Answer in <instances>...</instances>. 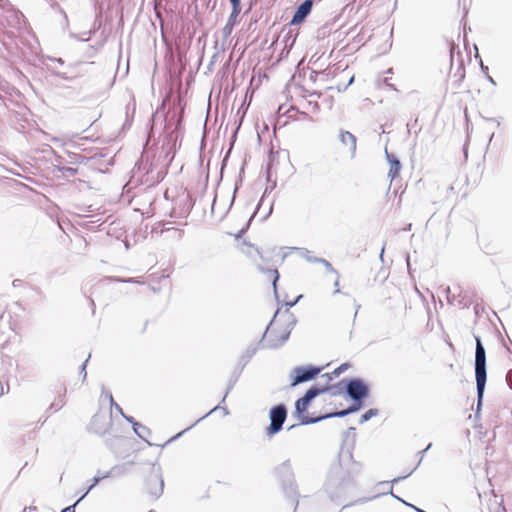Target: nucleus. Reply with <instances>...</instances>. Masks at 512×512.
Returning a JSON list of instances; mask_svg holds the SVG:
<instances>
[{"label": "nucleus", "instance_id": "obj_15", "mask_svg": "<svg viewBox=\"0 0 512 512\" xmlns=\"http://www.w3.org/2000/svg\"><path fill=\"white\" fill-rule=\"evenodd\" d=\"M277 473L281 476H293V469L290 460H286L277 467Z\"/></svg>", "mask_w": 512, "mask_h": 512}, {"label": "nucleus", "instance_id": "obj_7", "mask_svg": "<svg viewBox=\"0 0 512 512\" xmlns=\"http://www.w3.org/2000/svg\"><path fill=\"white\" fill-rule=\"evenodd\" d=\"M339 141L344 147H347L350 153V157L354 158L357 149V138L354 134L349 131L340 129L339 130Z\"/></svg>", "mask_w": 512, "mask_h": 512}, {"label": "nucleus", "instance_id": "obj_3", "mask_svg": "<svg viewBox=\"0 0 512 512\" xmlns=\"http://www.w3.org/2000/svg\"><path fill=\"white\" fill-rule=\"evenodd\" d=\"M287 418V409L285 405L279 404L273 407L269 412L270 425L266 428V435L272 437L281 431Z\"/></svg>", "mask_w": 512, "mask_h": 512}, {"label": "nucleus", "instance_id": "obj_14", "mask_svg": "<svg viewBox=\"0 0 512 512\" xmlns=\"http://www.w3.org/2000/svg\"><path fill=\"white\" fill-rule=\"evenodd\" d=\"M132 425H133V430L134 432L143 440L147 441V438L149 437L150 435V430L143 426L142 424L136 422L133 420V422H131Z\"/></svg>", "mask_w": 512, "mask_h": 512}, {"label": "nucleus", "instance_id": "obj_42", "mask_svg": "<svg viewBox=\"0 0 512 512\" xmlns=\"http://www.w3.org/2000/svg\"><path fill=\"white\" fill-rule=\"evenodd\" d=\"M383 254H384V247L381 249V253H380V259L381 260L383 259Z\"/></svg>", "mask_w": 512, "mask_h": 512}, {"label": "nucleus", "instance_id": "obj_43", "mask_svg": "<svg viewBox=\"0 0 512 512\" xmlns=\"http://www.w3.org/2000/svg\"><path fill=\"white\" fill-rule=\"evenodd\" d=\"M278 313H279V310H277V311L274 313L272 320H275V318L277 317Z\"/></svg>", "mask_w": 512, "mask_h": 512}, {"label": "nucleus", "instance_id": "obj_16", "mask_svg": "<svg viewBox=\"0 0 512 512\" xmlns=\"http://www.w3.org/2000/svg\"><path fill=\"white\" fill-rule=\"evenodd\" d=\"M238 15H233L232 14L230 15L229 17V20L228 22L226 23V25L223 27L222 29V35H223V38L226 40L232 33V30H233V25H234V18H236Z\"/></svg>", "mask_w": 512, "mask_h": 512}, {"label": "nucleus", "instance_id": "obj_2", "mask_svg": "<svg viewBox=\"0 0 512 512\" xmlns=\"http://www.w3.org/2000/svg\"><path fill=\"white\" fill-rule=\"evenodd\" d=\"M475 378L478 396V407L481 405L486 384V353L479 337H476Z\"/></svg>", "mask_w": 512, "mask_h": 512}, {"label": "nucleus", "instance_id": "obj_21", "mask_svg": "<svg viewBox=\"0 0 512 512\" xmlns=\"http://www.w3.org/2000/svg\"><path fill=\"white\" fill-rule=\"evenodd\" d=\"M214 49L216 50V52L212 56L211 64H213V63H215L217 61V59L219 57V54L221 52H224V50H225L224 43L221 44V46H219L218 42L216 41L215 45H214Z\"/></svg>", "mask_w": 512, "mask_h": 512}, {"label": "nucleus", "instance_id": "obj_36", "mask_svg": "<svg viewBox=\"0 0 512 512\" xmlns=\"http://www.w3.org/2000/svg\"><path fill=\"white\" fill-rule=\"evenodd\" d=\"M486 120L491 121V122H496L498 126L500 125V122L495 118H487Z\"/></svg>", "mask_w": 512, "mask_h": 512}, {"label": "nucleus", "instance_id": "obj_46", "mask_svg": "<svg viewBox=\"0 0 512 512\" xmlns=\"http://www.w3.org/2000/svg\"><path fill=\"white\" fill-rule=\"evenodd\" d=\"M354 80V77H351L348 84H351Z\"/></svg>", "mask_w": 512, "mask_h": 512}, {"label": "nucleus", "instance_id": "obj_41", "mask_svg": "<svg viewBox=\"0 0 512 512\" xmlns=\"http://www.w3.org/2000/svg\"><path fill=\"white\" fill-rule=\"evenodd\" d=\"M481 69H482L483 71H487V70H488V67H487V66H484V65H483V63H481Z\"/></svg>", "mask_w": 512, "mask_h": 512}, {"label": "nucleus", "instance_id": "obj_20", "mask_svg": "<svg viewBox=\"0 0 512 512\" xmlns=\"http://www.w3.org/2000/svg\"><path fill=\"white\" fill-rule=\"evenodd\" d=\"M378 414V410L377 409H369L368 411H366L360 418V423H364L366 421H368L369 419H371L372 417L376 416Z\"/></svg>", "mask_w": 512, "mask_h": 512}, {"label": "nucleus", "instance_id": "obj_10", "mask_svg": "<svg viewBox=\"0 0 512 512\" xmlns=\"http://www.w3.org/2000/svg\"><path fill=\"white\" fill-rule=\"evenodd\" d=\"M110 425V420L105 416L101 414H96L91 422V427L94 432L98 434L105 433Z\"/></svg>", "mask_w": 512, "mask_h": 512}, {"label": "nucleus", "instance_id": "obj_22", "mask_svg": "<svg viewBox=\"0 0 512 512\" xmlns=\"http://www.w3.org/2000/svg\"><path fill=\"white\" fill-rule=\"evenodd\" d=\"M110 279L113 280V281H116V282H124V283H139V284H143L144 283L143 281L140 280V278H126V279H122V278L112 277Z\"/></svg>", "mask_w": 512, "mask_h": 512}, {"label": "nucleus", "instance_id": "obj_38", "mask_svg": "<svg viewBox=\"0 0 512 512\" xmlns=\"http://www.w3.org/2000/svg\"><path fill=\"white\" fill-rule=\"evenodd\" d=\"M189 428H186L185 430L179 432L174 438L180 437L185 431H187Z\"/></svg>", "mask_w": 512, "mask_h": 512}, {"label": "nucleus", "instance_id": "obj_31", "mask_svg": "<svg viewBox=\"0 0 512 512\" xmlns=\"http://www.w3.org/2000/svg\"><path fill=\"white\" fill-rule=\"evenodd\" d=\"M335 275H336V281L334 282V286L336 287L335 293H339L340 290H339L338 286H339L340 274L337 272V274H335Z\"/></svg>", "mask_w": 512, "mask_h": 512}, {"label": "nucleus", "instance_id": "obj_5", "mask_svg": "<svg viewBox=\"0 0 512 512\" xmlns=\"http://www.w3.org/2000/svg\"><path fill=\"white\" fill-rule=\"evenodd\" d=\"M347 393L356 402L368 395L367 385L360 379H352L347 383Z\"/></svg>", "mask_w": 512, "mask_h": 512}, {"label": "nucleus", "instance_id": "obj_26", "mask_svg": "<svg viewBox=\"0 0 512 512\" xmlns=\"http://www.w3.org/2000/svg\"><path fill=\"white\" fill-rule=\"evenodd\" d=\"M299 250L301 252L302 257H304L306 259V261L312 263L310 259H314L315 257L310 256V253L307 249H299Z\"/></svg>", "mask_w": 512, "mask_h": 512}, {"label": "nucleus", "instance_id": "obj_13", "mask_svg": "<svg viewBox=\"0 0 512 512\" xmlns=\"http://www.w3.org/2000/svg\"><path fill=\"white\" fill-rule=\"evenodd\" d=\"M118 467H113L109 472H107L106 474L102 475V476H95L93 479H92V484L87 488V490L85 491V493L82 495V498H84L102 479H105L107 477H110L112 475H114L117 471Z\"/></svg>", "mask_w": 512, "mask_h": 512}, {"label": "nucleus", "instance_id": "obj_30", "mask_svg": "<svg viewBox=\"0 0 512 512\" xmlns=\"http://www.w3.org/2000/svg\"><path fill=\"white\" fill-rule=\"evenodd\" d=\"M272 273L274 274L273 286L276 289V283H277V281L279 279V273H278V271L276 269L273 270Z\"/></svg>", "mask_w": 512, "mask_h": 512}, {"label": "nucleus", "instance_id": "obj_34", "mask_svg": "<svg viewBox=\"0 0 512 512\" xmlns=\"http://www.w3.org/2000/svg\"><path fill=\"white\" fill-rule=\"evenodd\" d=\"M218 408H219V406L214 407L212 410H210V411H209V412L204 416V418H205L206 416L210 415L212 412H214V411H215V410H217ZM202 419H203V417H202V418H200V419H198V420L195 422V424H196V423H198L199 421H201Z\"/></svg>", "mask_w": 512, "mask_h": 512}, {"label": "nucleus", "instance_id": "obj_40", "mask_svg": "<svg viewBox=\"0 0 512 512\" xmlns=\"http://www.w3.org/2000/svg\"><path fill=\"white\" fill-rule=\"evenodd\" d=\"M405 477H406V476H404V478H405ZM401 479H403V477H397V478L393 479V480H392V482H393V483H394V482H398V481H400Z\"/></svg>", "mask_w": 512, "mask_h": 512}, {"label": "nucleus", "instance_id": "obj_11", "mask_svg": "<svg viewBox=\"0 0 512 512\" xmlns=\"http://www.w3.org/2000/svg\"><path fill=\"white\" fill-rule=\"evenodd\" d=\"M385 155H386V159L387 161L389 162L390 164V169H389V172H388V176L391 178V179H394L396 176H398L399 172H400V169H401V163L400 161L398 160V158L396 156H394L393 154H390L387 149L385 150Z\"/></svg>", "mask_w": 512, "mask_h": 512}, {"label": "nucleus", "instance_id": "obj_39", "mask_svg": "<svg viewBox=\"0 0 512 512\" xmlns=\"http://www.w3.org/2000/svg\"><path fill=\"white\" fill-rule=\"evenodd\" d=\"M52 60H53V61H56V62H58V63H60V64H63V60H62L61 58H54V59H52Z\"/></svg>", "mask_w": 512, "mask_h": 512}, {"label": "nucleus", "instance_id": "obj_4", "mask_svg": "<svg viewBox=\"0 0 512 512\" xmlns=\"http://www.w3.org/2000/svg\"><path fill=\"white\" fill-rule=\"evenodd\" d=\"M320 372V368L313 366H298L291 371V386H296L314 378Z\"/></svg>", "mask_w": 512, "mask_h": 512}, {"label": "nucleus", "instance_id": "obj_6", "mask_svg": "<svg viewBox=\"0 0 512 512\" xmlns=\"http://www.w3.org/2000/svg\"><path fill=\"white\" fill-rule=\"evenodd\" d=\"M326 389H318L315 387L310 388L305 395L298 399L295 404L296 412L301 415L304 413L309 405V403L320 393L324 392Z\"/></svg>", "mask_w": 512, "mask_h": 512}, {"label": "nucleus", "instance_id": "obj_25", "mask_svg": "<svg viewBox=\"0 0 512 512\" xmlns=\"http://www.w3.org/2000/svg\"><path fill=\"white\" fill-rule=\"evenodd\" d=\"M232 4V16L235 14V15H238L239 12H240V0H229Z\"/></svg>", "mask_w": 512, "mask_h": 512}, {"label": "nucleus", "instance_id": "obj_47", "mask_svg": "<svg viewBox=\"0 0 512 512\" xmlns=\"http://www.w3.org/2000/svg\"><path fill=\"white\" fill-rule=\"evenodd\" d=\"M391 496H393L394 498H397V499H398V497H397V496H395V495H394V493H392V492H391ZM399 500H401V499L399 498Z\"/></svg>", "mask_w": 512, "mask_h": 512}, {"label": "nucleus", "instance_id": "obj_29", "mask_svg": "<svg viewBox=\"0 0 512 512\" xmlns=\"http://www.w3.org/2000/svg\"><path fill=\"white\" fill-rule=\"evenodd\" d=\"M234 198H235V195H233V197H232V199H231V201H230V204H229L228 208H226V209H224L223 211H221V213H220V218H223V217L227 214V212H228V211H229V209L231 208L232 204L234 203Z\"/></svg>", "mask_w": 512, "mask_h": 512}, {"label": "nucleus", "instance_id": "obj_33", "mask_svg": "<svg viewBox=\"0 0 512 512\" xmlns=\"http://www.w3.org/2000/svg\"><path fill=\"white\" fill-rule=\"evenodd\" d=\"M216 204H217V196L214 197V200H213V203H212V207H211V212L213 214L215 213Z\"/></svg>", "mask_w": 512, "mask_h": 512}, {"label": "nucleus", "instance_id": "obj_9", "mask_svg": "<svg viewBox=\"0 0 512 512\" xmlns=\"http://www.w3.org/2000/svg\"><path fill=\"white\" fill-rule=\"evenodd\" d=\"M312 6H313L312 0L303 1L297 7V10L295 11V13L292 17L291 24L295 25V24L301 23L311 12Z\"/></svg>", "mask_w": 512, "mask_h": 512}, {"label": "nucleus", "instance_id": "obj_19", "mask_svg": "<svg viewBox=\"0 0 512 512\" xmlns=\"http://www.w3.org/2000/svg\"><path fill=\"white\" fill-rule=\"evenodd\" d=\"M310 260L312 263L322 264L326 268V270L330 273L337 274V272H338L337 270H335L333 268L332 264L324 258H314V259H310Z\"/></svg>", "mask_w": 512, "mask_h": 512}, {"label": "nucleus", "instance_id": "obj_1", "mask_svg": "<svg viewBox=\"0 0 512 512\" xmlns=\"http://www.w3.org/2000/svg\"><path fill=\"white\" fill-rule=\"evenodd\" d=\"M293 322H269L262 337V344L268 348L281 346L289 337Z\"/></svg>", "mask_w": 512, "mask_h": 512}, {"label": "nucleus", "instance_id": "obj_18", "mask_svg": "<svg viewBox=\"0 0 512 512\" xmlns=\"http://www.w3.org/2000/svg\"><path fill=\"white\" fill-rule=\"evenodd\" d=\"M106 396L108 397V399L110 401L111 408H114L117 412H119L128 422H133V417L125 415L123 413L122 408L117 403L114 402L111 393H108Z\"/></svg>", "mask_w": 512, "mask_h": 512}, {"label": "nucleus", "instance_id": "obj_27", "mask_svg": "<svg viewBox=\"0 0 512 512\" xmlns=\"http://www.w3.org/2000/svg\"><path fill=\"white\" fill-rule=\"evenodd\" d=\"M87 363H88V358L84 361V363L81 366V371L80 372H81V374L83 376V380H85L86 377H87V372H86Z\"/></svg>", "mask_w": 512, "mask_h": 512}, {"label": "nucleus", "instance_id": "obj_24", "mask_svg": "<svg viewBox=\"0 0 512 512\" xmlns=\"http://www.w3.org/2000/svg\"><path fill=\"white\" fill-rule=\"evenodd\" d=\"M349 365L347 363H344V364H341L339 367H337L333 372L332 374L335 376V377H338L339 375H341L344 371H346L348 369Z\"/></svg>", "mask_w": 512, "mask_h": 512}, {"label": "nucleus", "instance_id": "obj_45", "mask_svg": "<svg viewBox=\"0 0 512 512\" xmlns=\"http://www.w3.org/2000/svg\"><path fill=\"white\" fill-rule=\"evenodd\" d=\"M52 141H53V142H59L60 140H59L58 138H56V137H53V138H52Z\"/></svg>", "mask_w": 512, "mask_h": 512}, {"label": "nucleus", "instance_id": "obj_35", "mask_svg": "<svg viewBox=\"0 0 512 512\" xmlns=\"http://www.w3.org/2000/svg\"><path fill=\"white\" fill-rule=\"evenodd\" d=\"M487 79H488V81H489L491 84L496 85L495 80H494L491 76H489V75H488V76H487Z\"/></svg>", "mask_w": 512, "mask_h": 512}, {"label": "nucleus", "instance_id": "obj_23", "mask_svg": "<svg viewBox=\"0 0 512 512\" xmlns=\"http://www.w3.org/2000/svg\"><path fill=\"white\" fill-rule=\"evenodd\" d=\"M360 471V465L357 463V462H353L351 463V468L349 470V473H348V476H347V479L350 480L351 479V474H356Z\"/></svg>", "mask_w": 512, "mask_h": 512}, {"label": "nucleus", "instance_id": "obj_8", "mask_svg": "<svg viewBox=\"0 0 512 512\" xmlns=\"http://www.w3.org/2000/svg\"><path fill=\"white\" fill-rule=\"evenodd\" d=\"M359 409H360V403H355V404H353L352 406H350L346 410H343V411H340V412H336V413H333V414H328V415L323 416V417L309 418L307 416H302L301 417V423L302 424H310V423H315L317 421H320L321 419H324V418L344 417V416H346L348 414H351V413H354V412L358 411Z\"/></svg>", "mask_w": 512, "mask_h": 512}, {"label": "nucleus", "instance_id": "obj_44", "mask_svg": "<svg viewBox=\"0 0 512 512\" xmlns=\"http://www.w3.org/2000/svg\"><path fill=\"white\" fill-rule=\"evenodd\" d=\"M431 447V444H428L427 448L425 450H423L421 453L424 454L428 449H430Z\"/></svg>", "mask_w": 512, "mask_h": 512}, {"label": "nucleus", "instance_id": "obj_37", "mask_svg": "<svg viewBox=\"0 0 512 512\" xmlns=\"http://www.w3.org/2000/svg\"><path fill=\"white\" fill-rule=\"evenodd\" d=\"M301 297H302V296H298V298H297L294 302H291V303H289L288 305H289L290 307H292L293 305H295V303H296V302H297Z\"/></svg>", "mask_w": 512, "mask_h": 512}, {"label": "nucleus", "instance_id": "obj_12", "mask_svg": "<svg viewBox=\"0 0 512 512\" xmlns=\"http://www.w3.org/2000/svg\"><path fill=\"white\" fill-rule=\"evenodd\" d=\"M341 477V469L340 467H335L332 469V471L329 474L327 483H326V489L328 492H332L334 487L337 486V481Z\"/></svg>", "mask_w": 512, "mask_h": 512}, {"label": "nucleus", "instance_id": "obj_28", "mask_svg": "<svg viewBox=\"0 0 512 512\" xmlns=\"http://www.w3.org/2000/svg\"><path fill=\"white\" fill-rule=\"evenodd\" d=\"M83 498L80 497V499H78V501L74 504V505H71L69 507H66L65 509H63L61 512H75V506L82 500Z\"/></svg>", "mask_w": 512, "mask_h": 512}, {"label": "nucleus", "instance_id": "obj_17", "mask_svg": "<svg viewBox=\"0 0 512 512\" xmlns=\"http://www.w3.org/2000/svg\"><path fill=\"white\" fill-rule=\"evenodd\" d=\"M157 485L155 488H150V494L154 499H157L160 497V495L163 493V487L164 482L163 479L159 478L156 480Z\"/></svg>", "mask_w": 512, "mask_h": 512}, {"label": "nucleus", "instance_id": "obj_32", "mask_svg": "<svg viewBox=\"0 0 512 512\" xmlns=\"http://www.w3.org/2000/svg\"><path fill=\"white\" fill-rule=\"evenodd\" d=\"M64 171L69 173L70 175H73V174H75L76 169L71 168V167H66V168H64Z\"/></svg>", "mask_w": 512, "mask_h": 512}]
</instances>
